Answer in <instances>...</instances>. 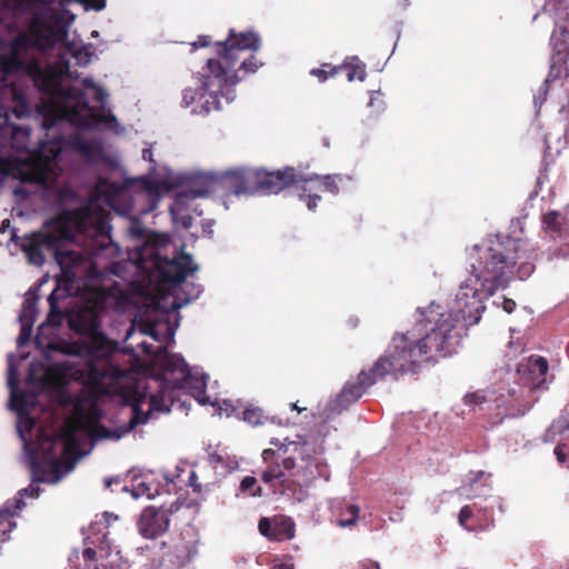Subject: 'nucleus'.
<instances>
[{
  "instance_id": "nucleus-5",
  "label": "nucleus",
  "mask_w": 569,
  "mask_h": 569,
  "mask_svg": "<svg viewBox=\"0 0 569 569\" xmlns=\"http://www.w3.org/2000/svg\"><path fill=\"white\" fill-rule=\"evenodd\" d=\"M270 445L273 448L264 449L261 455L266 465L261 480L268 485L280 480L283 492L292 491L301 500L306 493L303 488L323 477L325 465L320 458L322 443L310 437L298 436L292 441L272 438Z\"/></svg>"
},
{
  "instance_id": "nucleus-39",
  "label": "nucleus",
  "mask_w": 569,
  "mask_h": 569,
  "mask_svg": "<svg viewBox=\"0 0 569 569\" xmlns=\"http://www.w3.org/2000/svg\"><path fill=\"white\" fill-rule=\"evenodd\" d=\"M569 430V422L566 420H558L551 425L550 432L553 435H561Z\"/></svg>"
},
{
  "instance_id": "nucleus-4",
  "label": "nucleus",
  "mask_w": 569,
  "mask_h": 569,
  "mask_svg": "<svg viewBox=\"0 0 569 569\" xmlns=\"http://www.w3.org/2000/svg\"><path fill=\"white\" fill-rule=\"evenodd\" d=\"M214 46L218 58L207 60L198 78L199 87L187 88L182 94L183 107L194 106L191 112L198 116L221 110L220 98L227 103L233 101L234 87L263 66L254 54L261 48V39L253 31L230 29L227 39Z\"/></svg>"
},
{
  "instance_id": "nucleus-40",
  "label": "nucleus",
  "mask_w": 569,
  "mask_h": 569,
  "mask_svg": "<svg viewBox=\"0 0 569 569\" xmlns=\"http://www.w3.org/2000/svg\"><path fill=\"white\" fill-rule=\"evenodd\" d=\"M48 301L50 303L49 321H51L53 323H59V321H57V322L53 321V317L56 315L58 316V318L61 317V312L57 308L56 298H54L53 293H51L49 296Z\"/></svg>"
},
{
  "instance_id": "nucleus-35",
  "label": "nucleus",
  "mask_w": 569,
  "mask_h": 569,
  "mask_svg": "<svg viewBox=\"0 0 569 569\" xmlns=\"http://www.w3.org/2000/svg\"><path fill=\"white\" fill-rule=\"evenodd\" d=\"M473 516V510L470 506H463L458 516V522L461 527H463L467 530H472L471 527L468 526V520L471 519Z\"/></svg>"
},
{
  "instance_id": "nucleus-1",
  "label": "nucleus",
  "mask_w": 569,
  "mask_h": 569,
  "mask_svg": "<svg viewBox=\"0 0 569 569\" xmlns=\"http://www.w3.org/2000/svg\"><path fill=\"white\" fill-rule=\"evenodd\" d=\"M67 31L63 19L52 8H43L34 12L28 32L19 33L10 44V53L0 57V70L3 74L12 71H22L31 78L34 87L48 97V106L42 119V127L50 129L57 119L69 121L78 129H92L98 123H117V118L97 111L89 104L87 94L79 88L64 87L62 73L56 67H42L40 61L32 57L27 58L30 49H51L60 41Z\"/></svg>"
},
{
  "instance_id": "nucleus-34",
  "label": "nucleus",
  "mask_w": 569,
  "mask_h": 569,
  "mask_svg": "<svg viewBox=\"0 0 569 569\" xmlns=\"http://www.w3.org/2000/svg\"><path fill=\"white\" fill-rule=\"evenodd\" d=\"M347 513L349 515L348 518L346 519H340L338 521L339 526L345 528V527H351L353 526L357 520H358V516H359V508L355 505H350L347 509Z\"/></svg>"
},
{
  "instance_id": "nucleus-49",
  "label": "nucleus",
  "mask_w": 569,
  "mask_h": 569,
  "mask_svg": "<svg viewBox=\"0 0 569 569\" xmlns=\"http://www.w3.org/2000/svg\"><path fill=\"white\" fill-rule=\"evenodd\" d=\"M142 158H143V160L149 161V162H153L154 161L153 160V152H152V150L150 148H144L142 150Z\"/></svg>"
},
{
  "instance_id": "nucleus-54",
  "label": "nucleus",
  "mask_w": 569,
  "mask_h": 569,
  "mask_svg": "<svg viewBox=\"0 0 569 569\" xmlns=\"http://www.w3.org/2000/svg\"><path fill=\"white\" fill-rule=\"evenodd\" d=\"M71 441H73V435L72 433L69 436V440H68V442L64 446V451H67L70 448V445H71L70 442Z\"/></svg>"
},
{
  "instance_id": "nucleus-26",
  "label": "nucleus",
  "mask_w": 569,
  "mask_h": 569,
  "mask_svg": "<svg viewBox=\"0 0 569 569\" xmlns=\"http://www.w3.org/2000/svg\"><path fill=\"white\" fill-rule=\"evenodd\" d=\"M194 200L196 199L190 200L188 203V207H186L181 212H176V210H174L176 203H177V198L174 199L173 203L170 207V211H171L172 216L174 217V219L180 218L182 221V226L186 229H189L192 224V216L189 213L190 211L194 212L198 216H201V213H202L201 210H198V208L193 206Z\"/></svg>"
},
{
  "instance_id": "nucleus-37",
  "label": "nucleus",
  "mask_w": 569,
  "mask_h": 569,
  "mask_svg": "<svg viewBox=\"0 0 569 569\" xmlns=\"http://www.w3.org/2000/svg\"><path fill=\"white\" fill-rule=\"evenodd\" d=\"M74 58L78 64L87 66L91 60V52L87 47H82L76 51Z\"/></svg>"
},
{
  "instance_id": "nucleus-45",
  "label": "nucleus",
  "mask_w": 569,
  "mask_h": 569,
  "mask_svg": "<svg viewBox=\"0 0 569 569\" xmlns=\"http://www.w3.org/2000/svg\"><path fill=\"white\" fill-rule=\"evenodd\" d=\"M92 90L94 92V100L100 103H103L107 98L104 89L99 86H96Z\"/></svg>"
},
{
  "instance_id": "nucleus-7",
  "label": "nucleus",
  "mask_w": 569,
  "mask_h": 569,
  "mask_svg": "<svg viewBox=\"0 0 569 569\" xmlns=\"http://www.w3.org/2000/svg\"><path fill=\"white\" fill-rule=\"evenodd\" d=\"M119 520L112 512L104 511L100 519L92 521L88 528V535L83 540L82 558L87 568H98V560L111 555L112 539L109 528Z\"/></svg>"
},
{
  "instance_id": "nucleus-11",
  "label": "nucleus",
  "mask_w": 569,
  "mask_h": 569,
  "mask_svg": "<svg viewBox=\"0 0 569 569\" xmlns=\"http://www.w3.org/2000/svg\"><path fill=\"white\" fill-rule=\"evenodd\" d=\"M153 267L157 270L158 281L171 286L182 283L189 274L198 270V266L192 262L191 254L183 251L174 254L171 259L156 254Z\"/></svg>"
},
{
  "instance_id": "nucleus-25",
  "label": "nucleus",
  "mask_w": 569,
  "mask_h": 569,
  "mask_svg": "<svg viewBox=\"0 0 569 569\" xmlns=\"http://www.w3.org/2000/svg\"><path fill=\"white\" fill-rule=\"evenodd\" d=\"M10 96L12 98V101L14 102V106L12 107L11 111L17 118H23L28 116L30 109L27 101V98L24 97L23 92L16 88L11 87L9 89Z\"/></svg>"
},
{
  "instance_id": "nucleus-19",
  "label": "nucleus",
  "mask_w": 569,
  "mask_h": 569,
  "mask_svg": "<svg viewBox=\"0 0 569 569\" xmlns=\"http://www.w3.org/2000/svg\"><path fill=\"white\" fill-rule=\"evenodd\" d=\"M72 402V416L79 429H84L99 419L97 405L83 392L74 396Z\"/></svg>"
},
{
  "instance_id": "nucleus-22",
  "label": "nucleus",
  "mask_w": 569,
  "mask_h": 569,
  "mask_svg": "<svg viewBox=\"0 0 569 569\" xmlns=\"http://www.w3.org/2000/svg\"><path fill=\"white\" fill-rule=\"evenodd\" d=\"M338 68H340V73H346L350 82L363 81L367 76L366 64L356 56L346 58L341 64H338Z\"/></svg>"
},
{
  "instance_id": "nucleus-58",
  "label": "nucleus",
  "mask_w": 569,
  "mask_h": 569,
  "mask_svg": "<svg viewBox=\"0 0 569 569\" xmlns=\"http://www.w3.org/2000/svg\"><path fill=\"white\" fill-rule=\"evenodd\" d=\"M104 183H106V179L99 178V184H104Z\"/></svg>"
},
{
  "instance_id": "nucleus-59",
  "label": "nucleus",
  "mask_w": 569,
  "mask_h": 569,
  "mask_svg": "<svg viewBox=\"0 0 569 569\" xmlns=\"http://www.w3.org/2000/svg\"><path fill=\"white\" fill-rule=\"evenodd\" d=\"M26 331H27V328H26V327H23V328H22V332H21V335H22L23 332H26Z\"/></svg>"
},
{
  "instance_id": "nucleus-15",
  "label": "nucleus",
  "mask_w": 569,
  "mask_h": 569,
  "mask_svg": "<svg viewBox=\"0 0 569 569\" xmlns=\"http://www.w3.org/2000/svg\"><path fill=\"white\" fill-rule=\"evenodd\" d=\"M549 363L545 357L530 356L518 365L517 373L521 385L529 390L546 389Z\"/></svg>"
},
{
  "instance_id": "nucleus-16",
  "label": "nucleus",
  "mask_w": 569,
  "mask_h": 569,
  "mask_svg": "<svg viewBox=\"0 0 569 569\" xmlns=\"http://www.w3.org/2000/svg\"><path fill=\"white\" fill-rule=\"evenodd\" d=\"M171 510L163 507L144 508L138 520L139 533L146 539H156L168 531Z\"/></svg>"
},
{
  "instance_id": "nucleus-14",
  "label": "nucleus",
  "mask_w": 569,
  "mask_h": 569,
  "mask_svg": "<svg viewBox=\"0 0 569 569\" xmlns=\"http://www.w3.org/2000/svg\"><path fill=\"white\" fill-rule=\"evenodd\" d=\"M542 223L550 238L559 242V247L555 249L552 257L569 260V207L563 216L557 211L543 214Z\"/></svg>"
},
{
  "instance_id": "nucleus-30",
  "label": "nucleus",
  "mask_w": 569,
  "mask_h": 569,
  "mask_svg": "<svg viewBox=\"0 0 569 569\" xmlns=\"http://www.w3.org/2000/svg\"><path fill=\"white\" fill-rule=\"evenodd\" d=\"M13 513L8 509L0 510V541L8 539V533L16 527L12 520Z\"/></svg>"
},
{
  "instance_id": "nucleus-8",
  "label": "nucleus",
  "mask_w": 569,
  "mask_h": 569,
  "mask_svg": "<svg viewBox=\"0 0 569 569\" xmlns=\"http://www.w3.org/2000/svg\"><path fill=\"white\" fill-rule=\"evenodd\" d=\"M156 365L159 367L162 381L171 385L173 389L191 388L194 389L198 395L204 393L207 376L193 378L187 362L181 356L163 350L157 355Z\"/></svg>"
},
{
  "instance_id": "nucleus-28",
  "label": "nucleus",
  "mask_w": 569,
  "mask_h": 569,
  "mask_svg": "<svg viewBox=\"0 0 569 569\" xmlns=\"http://www.w3.org/2000/svg\"><path fill=\"white\" fill-rule=\"evenodd\" d=\"M44 0H0V7L17 11L31 10L36 4L43 3Z\"/></svg>"
},
{
  "instance_id": "nucleus-53",
  "label": "nucleus",
  "mask_w": 569,
  "mask_h": 569,
  "mask_svg": "<svg viewBox=\"0 0 569 569\" xmlns=\"http://www.w3.org/2000/svg\"><path fill=\"white\" fill-rule=\"evenodd\" d=\"M99 432L102 435V437H109V431L104 427H100Z\"/></svg>"
},
{
  "instance_id": "nucleus-56",
  "label": "nucleus",
  "mask_w": 569,
  "mask_h": 569,
  "mask_svg": "<svg viewBox=\"0 0 569 569\" xmlns=\"http://www.w3.org/2000/svg\"><path fill=\"white\" fill-rule=\"evenodd\" d=\"M58 469H59V465H58V462H54V463L52 465V471H53V472H57V471H58Z\"/></svg>"
},
{
  "instance_id": "nucleus-18",
  "label": "nucleus",
  "mask_w": 569,
  "mask_h": 569,
  "mask_svg": "<svg viewBox=\"0 0 569 569\" xmlns=\"http://www.w3.org/2000/svg\"><path fill=\"white\" fill-rule=\"evenodd\" d=\"M258 530L268 540L281 542L295 538L296 523L291 517L286 515L262 517L258 522Z\"/></svg>"
},
{
  "instance_id": "nucleus-17",
  "label": "nucleus",
  "mask_w": 569,
  "mask_h": 569,
  "mask_svg": "<svg viewBox=\"0 0 569 569\" xmlns=\"http://www.w3.org/2000/svg\"><path fill=\"white\" fill-rule=\"evenodd\" d=\"M173 387L168 388V383H162L161 389L154 395L150 396L149 399V411L146 413L137 401L132 406V417L128 423V430L134 429L137 426L146 423L149 418V413L152 411L169 412L170 407L173 403Z\"/></svg>"
},
{
  "instance_id": "nucleus-6",
  "label": "nucleus",
  "mask_w": 569,
  "mask_h": 569,
  "mask_svg": "<svg viewBox=\"0 0 569 569\" xmlns=\"http://www.w3.org/2000/svg\"><path fill=\"white\" fill-rule=\"evenodd\" d=\"M292 170L267 171L260 168H233L220 173H206L194 184L177 194L176 212H181L192 199L206 198L217 190L233 194H271L288 188Z\"/></svg>"
},
{
  "instance_id": "nucleus-52",
  "label": "nucleus",
  "mask_w": 569,
  "mask_h": 569,
  "mask_svg": "<svg viewBox=\"0 0 569 569\" xmlns=\"http://www.w3.org/2000/svg\"><path fill=\"white\" fill-rule=\"evenodd\" d=\"M272 569H293V565H287V563L273 565Z\"/></svg>"
},
{
  "instance_id": "nucleus-2",
  "label": "nucleus",
  "mask_w": 569,
  "mask_h": 569,
  "mask_svg": "<svg viewBox=\"0 0 569 569\" xmlns=\"http://www.w3.org/2000/svg\"><path fill=\"white\" fill-rule=\"evenodd\" d=\"M525 247L526 243L515 240L489 239L467 250V262L470 266L471 276L459 287L452 307L455 316L451 312L440 313L438 319H433V311L430 310L428 315L421 313V319L411 328L419 327L420 330L431 332L441 322L447 321L452 326L451 332L459 337L452 352L436 355L431 362L437 361L439 357L445 358L457 353L462 340V329L478 323L486 309L485 300L491 297L498 288L508 286L517 258L516 253Z\"/></svg>"
},
{
  "instance_id": "nucleus-44",
  "label": "nucleus",
  "mask_w": 569,
  "mask_h": 569,
  "mask_svg": "<svg viewBox=\"0 0 569 569\" xmlns=\"http://www.w3.org/2000/svg\"><path fill=\"white\" fill-rule=\"evenodd\" d=\"M516 307H517V303H516V301L513 299H510V298H507V297L503 298L502 309L507 313H512L515 311Z\"/></svg>"
},
{
  "instance_id": "nucleus-43",
  "label": "nucleus",
  "mask_w": 569,
  "mask_h": 569,
  "mask_svg": "<svg viewBox=\"0 0 569 569\" xmlns=\"http://www.w3.org/2000/svg\"><path fill=\"white\" fill-rule=\"evenodd\" d=\"M188 482L194 492H201V485L198 482V476L194 471L190 472Z\"/></svg>"
},
{
  "instance_id": "nucleus-41",
  "label": "nucleus",
  "mask_w": 569,
  "mask_h": 569,
  "mask_svg": "<svg viewBox=\"0 0 569 569\" xmlns=\"http://www.w3.org/2000/svg\"><path fill=\"white\" fill-rule=\"evenodd\" d=\"M567 448V443L566 442H559L556 447H555V455L557 457V460L559 463H565L566 461V450Z\"/></svg>"
},
{
  "instance_id": "nucleus-48",
  "label": "nucleus",
  "mask_w": 569,
  "mask_h": 569,
  "mask_svg": "<svg viewBox=\"0 0 569 569\" xmlns=\"http://www.w3.org/2000/svg\"><path fill=\"white\" fill-rule=\"evenodd\" d=\"M361 569H380V566L373 560H366L361 563Z\"/></svg>"
},
{
  "instance_id": "nucleus-13",
  "label": "nucleus",
  "mask_w": 569,
  "mask_h": 569,
  "mask_svg": "<svg viewBox=\"0 0 569 569\" xmlns=\"http://www.w3.org/2000/svg\"><path fill=\"white\" fill-rule=\"evenodd\" d=\"M73 329L79 333L87 335V351L92 358L104 359L117 350V343L99 330V321L96 317L89 321L78 317Z\"/></svg>"
},
{
  "instance_id": "nucleus-3",
  "label": "nucleus",
  "mask_w": 569,
  "mask_h": 569,
  "mask_svg": "<svg viewBox=\"0 0 569 569\" xmlns=\"http://www.w3.org/2000/svg\"><path fill=\"white\" fill-rule=\"evenodd\" d=\"M452 326L443 321L431 332L409 329L397 332L387 350L368 370H361L356 381H348L335 403L340 410L348 409L366 391L387 376L398 380L399 377L420 371L425 363L431 362L436 355H448L455 350L459 337L451 332Z\"/></svg>"
},
{
  "instance_id": "nucleus-9",
  "label": "nucleus",
  "mask_w": 569,
  "mask_h": 569,
  "mask_svg": "<svg viewBox=\"0 0 569 569\" xmlns=\"http://www.w3.org/2000/svg\"><path fill=\"white\" fill-rule=\"evenodd\" d=\"M284 170H292L293 179L288 182V187L295 186L299 190L300 198L307 199L309 210L317 208L318 201L321 200L320 192L336 194L339 192V184L349 179L343 174L307 176L292 167H286Z\"/></svg>"
},
{
  "instance_id": "nucleus-38",
  "label": "nucleus",
  "mask_w": 569,
  "mask_h": 569,
  "mask_svg": "<svg viewBox=\"0 0 569 569\" xmlns=\"http://www.w3.org/2000/svg\"><path fill=\"white\" fill-rule=\"evenodd\" d=\"M32 479L34 482H44L47 481V477L42 470L40 463H32Z\"/></svg>"
},
{
  "instance_id": "nucleus-12",
  "label": "nucleus",
  "mask_w": 569,
  "mask_h": 569,
  "mask_svg": "<svg viewBox=\"0 0 569 569\" xmlns=\"http://www.w3.org/2000/svg\"><path fill=\"white\" fill-rule=\"evenodd\" d=\"M57 156L58 151L53 147H49L46 141H41L24 163V169L21 170V179L27 182L46 183Z\"/></svg>"
},
{
  "instance_id": "nucleus-57",
  "label": "nucleus",
  "mask_w": 569,
  "mask_h": 569,
  "mask_svg": "<svg viewBox=\"0 0 569 569\" xmlns=\"http://www.w3.org/2000/svg\"><path fill=\"white\" fill-rule=\"evenodd\" d=\"M28 428L31 429L33 427V421L31 419H27Z\"/></svg>"
},
{
  "instance_id": "nucleus-21",
  "label": "nucleus",
  "mask_w": 569,
  "mask_h": 569,
  "mask_svg": "<svg viewBox=\"0 0 569 569\" xmlns=\"http://www.w3.org/2000/svg\"><path fill=\"white\" fill-rule=\"evenodd\" d=\"M53 253L57 263L60 266L63 279L70 282L74 281L77 278L74 268L81 262V254L77 251L64 249L63 242L57 244Z\"/></svg>"
},
{
  "instance_id": "nucleus-55",
  "label": "nucleus",
  "mask_w": 569,
  "mask_h": 569,
  "mask_svg": "<svg viewBox=\"0 0 569 569\" xmlns=\"http://www.w3.org/2000/svg\"><path fill=\"white\" fill-rule=\"evenodd\" d=\"M291 408L292 410H297L298 412H301L303 410L302 408L298 407L297 403H291Z\"/></svg>"
},
{
  "instance_id": "nucleus-42",
  "label": "nucleus",
  "mask_w": 569,
  "mask_h": 569,
  "mask_svg": "<svg viewBox=\"0 0 569 569\" xmlns=\"http://www.w3.org/2000/svg\"><path fill=\"white\" fill-rule=\"evenodd\" d=\"M211 38L210 36H199L198 40L192 42V50L199 49V48H206L210 46Z\"/></svg>"
},
{
  "instance_id": "nucleus-51",
  "label": "nucleus",
  "mask_w": 569,
  "mask_h": 569,
  "mask_svg": "<svg viewBox=\"0 0 569 569\" xmlns=\"http://www.w3.org/2000/svg\"><path fill=\"white\" fill-rule=\"evenodd\" d=\"M381 92L380 91H373L371 93V98H370V101H369V106H373L375 101H378V96H380Z\"/></svg>"
},
{
  "instance_id": "nucleus-47",
  "label": "nucleus",
  "mask_w": 569,
  "mask_h": 569,
  "mask_svg": "<svg viewBox=\"0 0 569 569\" xmlns=\"http://www.w3.org/2000/svg\"><path fill=\"white\" fill-rule=\"evenodd\" d=\"M222 461H223V459H222V457H221L219 453H217V452H212V453H210V455H209V462H210V465H212L214 468H216L218 465L222 463Z\"/></svg>"
},
{
  "instance_id": "nucleus-46",
  "label": "nucleus",
  "mask_w": 569,
  "mask_h": 569,
  "mask_svg": "<svg viewBox=\"0 0 569 569\" xmlns=\"http://www.w3.org/2000/svg\"><path fill=\"white\" fill-rule=\"evenodd\" d=\"M88 6L99 11L106 7V0H87Z\"/></svg>"
},
{
  "instance_id": "nucleus-27",
  "label": "nucleus",
  "mask_w": 569,
  "mask_h": 569,
  "mask_svg": "<svg viewBox=\"0 0 569 569\" xmlns=\"http://www.w3.org/2000/svg\"><path fill=\"white\" fill-rule=\"evenodd\" d=\"M242 419L251 426H259L263 425L268 420V417L261 408L250 406L243 410Z\"/></svg>"
},
{
  "instance_id": "nucleus-31",
  "label": "nucleus",
  "mask_w": 569,
  "mask_h": 569,
  "mask_svg": "<svg viewBox=\"0 0 569 569\" xmlns=\"http://www.w3.org/2000/svg\"><path fill=\"white\" fill-rule=\"evenodd\" d=\"M240 490L250 497H261L262 488L257 485V479L252 476H246L240 482Z\"/></svg>"
},
{
  "instance_id": "nucleus-10",
  "label": "nucleus",
  "mask_w": 569,
  "mask_h": 569,
  "mask_svg": "<svg viewBox=\"0 0 569 569\" xmlns=\"http://www.w3.org/2000/svg\"><path fill=\"white\" fill-rule=\"evenodd\" d=\"M71 238L70 228L64 222L54 221L52 230L33 233L23 246V250L32 264L42 266L44 263L43 248L53 252L57 244Z\"/></svg>"
},
{
  "instance_id": "nucleus-20",
  "label": "nucleus",
  "mask_w": 569,
  "mask_h": 569,
  "mask_svg": "<svg viewBox=\"0 0 569 569\" xmlns=\"http://www.w3.org/2000/svg\"><path fill=\"white\" fill-rule=\"evenodd\" d=\"M496 239H498V237ZM499 240L502 241L500 238H499ZM508 240H515V241L526 243V247L523 249L517 251V253H516L517 258L515 259L516 262L513 264V266H516L519 262L517 273H518V277L520 280H525L528 277H530L531 273L535 271V264L532 263V260H535L538 257V252L535 248L531 247V244L527 240L515 239V238L508 237L503 241H508ZM512 269H515V267H512ZM513 273H515V270H512L510 280L512 279Z\"/></svg>"
},
{
  "instance_id": "nucleus-24",
  "label": "nucleus",
  "mask_w": 569,
  "mask_h": 569,
  "mask_svg": "<svg viewBox=\"0 0 569 569\" xmlns=\"http://www.w3.org/2000/svg\"><path fill=\"white\" fill-rule=\"evenodd\" d=\"M568 60L569 59H567V58L551 56L550 70L547 76V79L545 80V82L542 84L545 93L547 92V88L550 82H553L556 80L566 79L569 76Z\"/></svg>"
},
{
  "instance_id": "nucleus-32",
  "label": "nucleus",
  "mask_w": 569,
  "mask_h": 569,
  "mask_svg": "<svg viewBox=\"0 0 569 569\" xmlns=\"http://www.w3.org/2000/svg\"><path fill=\"white\" fill-rule=\"evenodd\" d=\"M79 152L87 159H94L101 153V148L93 141H80L77 144Z\"/></svg>"
},
{
  "instance_id": "nucleus-33",
  "label": "nucleus",
  "mask_w": 569,
  "mask_h": 569,
  "mask_svg": "<svg viewBox=\"0 0 569 569\" xmlns=\"http://www.w3.org/2000/svg\"><path fill=\"white\" fill-rule=\"evenodd\" d=\"M40 487L38 485L31 483L27 488L21 489L19 491L20 499L17 500V509H21L24 506V502L22 501V497H31L37 498L40 493Z\"/></svg>"
},
{
  "instance_id": "nucleus-36",
  "label": "nucleus",
  "mask_w": 569,
  "mask_h": 569,
  "mask_svg": "<svg viewBox=\"0 0 569 569\" xmlns=\"http://www.w3.org/2000/svg\"><path fill=\"white\" fill-rule=\"evenodd\" d=\"M486 396L481 391L470 392L463 397L465 405L478 406L486 402Z\"/></svg>"
},
{
  "instance_id": "nucleus-29",
  "label": "nucleus",
  "mask_w": 569,
  "mask_h": 569,
  "mask_svg": "<svg viewBox=\"0 0 569 569\" xmlns=\"http://www.w3.org/2000/svg\"><path fill=\"white\" fill-rule=\"evenodd\" d=\"M340 73L338 66L331 63H322L319 68H313L310 74L318 78L320 82H325L329 77H335Z\"/></svg>"
},
{
  "instance_id": "nucleus-50",
  "label": "nucleus",
  "mask_w": 569,
  "mask_h": 569,
  "mask_svg": "<svg viewBox=\"0 0 569 569\" xmlns=\"http://www.w3.org/2000/svg\"><path fill=\"white\" fill-rule=\"evenodd\" d=\"M82 84L84 88L87 89H93L97 84L94 83V81L90 78H86L82 80Z\"/></svg>"
},
{
  "instance_id": "nucleus-23",
  "label": "nucleus",
  "mask_w": 569,
  "mask_h": 569,
  "mask_svg": "<svg viewBox=\"0 0 569 569\" xmlns=\"http://www.w3.org/2000/svg\"><path fill=\"white\" fill-rule=\"evenodd\" d=\"M552 57L569 59V30L565 27L555 29L550 37Z\"/></svg>"
}]
</instances>
